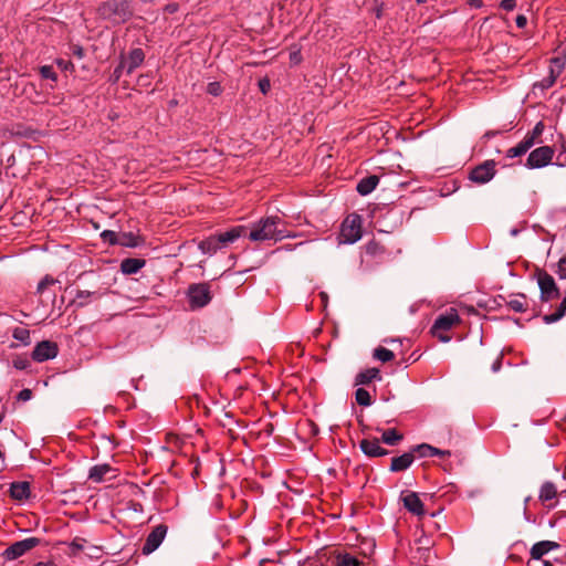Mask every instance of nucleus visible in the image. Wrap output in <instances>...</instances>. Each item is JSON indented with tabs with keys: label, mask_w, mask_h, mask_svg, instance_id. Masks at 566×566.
I'll return each instance as SVG.
<instances>
[{
	"label": "nucleus",
	"mask_w": 566,
	"mask_h": 566,
	"mask_svg": "<svg viewBox=\"0 0 566 566\" xmlns=\"http://www.w3.org/2000/svg\"><path fill=\"white\" fill-rule=\"evenodd\" d=\"M566 64L565 56H556L551 60L549 63V75L555 80L563 73Z\"/></svg>",
	"instance_id": "cd10ccee"
},
{
	"label": "nucleus",
	"mask_w": 566,
	"mask_h": 566,
	"mask_svg": "<svg viewBox=\"0 0 566 566\" xmlns=\"http://www.w3.org/2000/svg\"><path fill=\"white\" fill-rule=\"evenodd\" d=\"M355 399H356V402L360 406L368 407L371 405L370 394L364 388H358L356 390Z\"/></svg>",
	"instance_id": "473e14b6"
},
{
	"label": "nucleus",
	"mask_w": 566,
	"mask_h": 566,
	"mask_svg": "<svg viewBox=\"0 0 566 566\" xmlns=\"http://www.w3.org/2000/svg\"><path fill=\"white\" fill-rule=\"evenodd\" d=\"M500 7L505 11H513L516 7V0H502Z\"/></svg>",
	"instance_id": "79ce46f5"
},
{
	"label": "nucleus",
	"mask_w": 566,
	"mask_h": 566,
	"mask_svg": "<svg viewBox=\"0 0 566 566\" xmlns=\"http://www.w3.org/2000/svg\"><path fill=\"white\" fill-rule=\"evenodd\" d=\"M290 60L294 64L300 63L301 62V53H300V51L291 52Z\"/></svg>",
	"instance_id": "09e8293b"
},
{
	"label": "nucleus",
	"mask_w": 566,
	"mask_h": 566,
	"mask_svg": "<svg viewBox=\"0 0 566 566\" xmlns=\"http://www.w3.org/2000/svg\"><path fill=\"white\" fill-rule=\"evenodd\" d=\"M83 548V545L77 542V541H73L70 545H69V554L70 555H76L77 552H80L81 549Z\"/></svg>",
	"instance_id": "37998d69"
},
{
	"label": "nucleus",
	"mask_w": 566,
	"mask_h": 566,
	"mask_svg": "<svg viewBox=\"0 0 566 566\" xmlns=\"http://www.w3.org/2000/svg\"><path fill=\"white\" fill-rule=\"evenodd\" d=\"M543 564L544 566H552V563L549 560H544Z\"/></svg>",
	"instance_id": "864d4df0"
},
{
	"label": "nucleus",
	"mask_w": 566,
	"mask_h": 566,
	"mask_svg": "<svg viewBox=\"0 0 566 566\" xmlns=\"http://www.w3.org/2000/svg\"><path fill=\"white\" fill-rule=\"evenodd\" d=\"M114 469L109 464H97L91 468L88 478L94 482H102Z\"/></svg>",
	"instance_id": "b1692460"
},
{
	"label": "nucleus",
	"mask_w": 566,
	"mask_h": 566,
	"mask_svg": "<svg viewBox=\"0 0 566 566\" xmlns=\"http://www.w3.org/2000/svg\"><path fill=\"white\" fill-rule=\"evenodd\" d=\"M40 73L43 78L56 81V73L54 72V70L51 65H43L40 69Z\"/></svg>",
	"instance_id": "4c0bfd02"
},
{
	"label": "nucleus",
	"mask_w": 566,
	"mask_h": 566,
	"mask_svg": "<svg viewBox=\"0 0 566 566\" xmlns=\"http://www.w3.org/2000/svg\"><path fill=\"white\" fill-rule=\"evenodd\" d=\"M401 501L403 506L415 515H423V503L416 492L406 491L401 493Z\"/></svg>",
	"instance_id": "ddd939ff"
},
{
	"label": "nucleus",
	"mask_w": 566,
	"mask_h": 566,
	"mask_svg": "<svg viewBox=\"0 0 566 566\" xmlns=\"http://www.w3.org/2000/svg\"><path fill=\"white\" fill-rule=\"evenodd\" d=\"M565 314H566V300L563 298V301L560 302L557 311L555 313L545 315L543 317V321L546 324H552V323H555V322L559 321Z\"/></svg>",
	"instance_id": "2f4dec72"
},
{
	"label": "nucleus",
	"mask_w": 566,
	"mask_h": 566,
	"mask_svg": "<svg viewBox=\"0 0 566 566\" xmlns=\"http://www.w3.org/2000/svg\"><path fill=\"white\" fill-rule=\"evenodd\" d=\"M459 322L460 317L458 311L451 307L436 318L431 327V333L433 336L438 337L440 342L448 343L451 340V337L446 335L444 332L451 329Z\"/></svg>",
	"instance_id": "7ed1b4c3"
},
{
	"label": "nucleus",
	"mask_w": 566,
	"mask_h": 566,
	"mask_svg": "<svg viewBox=\"0 0 566 566\" xmlns=\"http://www.w3.org/2000/svg\"><path fill=\"white\" fill-rule=\"evenodd\" d=\"M145 265V260L142 259H125L120 263V270L124 274H135Z\"/></svg>",
	"instance_id": "5701e85b"
},
{
	"label": "nucleus",
	"mask_w": 566,
	"mask_h": 566,
	"mask_svg": "<svg viewBox=\"0 0 566 566\" xmlns=\"http://www.w3.org/2000/svg\"><path fill=\"white\" fill-rule=\"evenodd\" d=\"M557 548H559V544L556 542L541 541L532 546L530 555L533 559L539 560L543 558L544 555Z\"/></svg>",
	"instance_id": "2eb2a0df"
},
{
	"label": "nucleus",
	"mask_w": 566,
	"mask_h": 566,
	"mask_svg": "<svg viewBox=\"0 0 566 566\" xmlns=\"http://www.w3.org/2000/svg\"><path fill=\"white\" fill-rule=\"evenodd\" d=\"M494 175L495 163L493 160H486L471 170L470 180L476 184H486Z\"/></svg>",
	"instance_id": "9d476101"
},
{
	"label": "nucleus",
	"mask_w": 566,
	"mask_h": 566,
	"mask_svg": "<svg viewBox=\"0 0 566 566\" xmlns=\"http://www.w3.org/2000/svg\"><path fill=\"white\" fill-rule=\"evenodd\" d=\"M544 129H545L544 123L543 122H538L534 126L532 132L527 133L523 139L525 142H528L531 147H533L536 144H542V143H544V139L542 138Z\"/></svg>",
	"instance_id": "412c9836"
},
{
	"label": "nucleus",
	"mask_w": 566,
	"mask_h": 566,
	"mask_svg": "<svg viewBox=\"0 0 566 566\" xmlns=\"http://www.w3.org/2000/svg\"><path fill=\"white\" fill-rule=\"evenodd\" d=\"M12 337L23 345L30 344V331L24 327H15L12 333Z\"/></svg>",
	"instance_id": "72a5a7b5"
},
{
	"label": "nucleus",
	"mask_w": 566,
	"mask_h": 566,
	"mask_svg": "<svg viewBox=\"0 0 566 566\" xmlns=\"http://www.w3.org/2000/svg\"><path fill=\"white\" fill-rule=\"evenodd\" d=\"M198 249L208 255H213L217 251L221 250L219 242L216 235H210L209 238L202 240L198 244Z\"/></svg>",
	"instance_id": "4be33fe9"
},
{
	"label": "nucleus",
	"mask_w": 566,
	"mask_h": 566,
	"mask_svg": "<svg viewBox=\"0 0 566 566\" xmlns=\"http://www.w3.org/2000/svg\"><path fill=\"white\" fill-rule=\"evenodd\" d=\"M57 344L51 340H42L36 344L32 352V359L38 363H43L54 359L57 356Z\"/></svg>",
	"instance_id": "6e6552de"
},
{
	"label": "nucleus",
	"mask_w": 566,
	"mask_h": 566,
	"mask_svg": "<svg viewBox=\"0 0 566 566\" xmlns=\"http://www.w3.org/2000/svg\"><path fill=\"white\" fill-rule=\"evenodd\" d=\"M417 3L421 4V3H424L427 0H416Z\"/></svg>",
	"instance_id": "5fc2aeb1"
},
{
	"label": "nucleus",
	"mask_w": 566,
	"mask_h": 566,
	"mask_svg": "<svg viewBox=\"0 0 566 566\" xmlns=\"http://www.w3.org/2000/svg\"><path fill=\"white\" fill-rule=\"evenodd\" d=\"M222 92L221 85L218 82H210L207 86V93L212 96H219Z\"/></svg>",
	"instance_id": "ea45409f"
},
{
	"label": "nucleus",
	"mask_w": 566,
	"mask_h": 566,
	"mask_svg": "<svg viewBox=\"0 0 566 566\" xmlns=\"http://www.w3.org/2000/svg\"><path fill=\"white\" fill-rule=\"evenodd\" d=\"M532 147L530 146L528 142H525L524 139L520 142L516 146L511 147L506 151L507 158H515L520 157L524 154H526Z\"/></svg>",
	"instance_id": "7c9ffc66"
},
{
	"label": "nucleus",
	"mask_w": 566,
	"mask_h": 566,
	"mask_svg": "<svg viewBox=\"0 0 566 566\" xmlns=\"http://www.w3.org/2000/svg\"><path fill=\"white\" fill-rule=\"evenodd\" d=\"M361 238V218L358 214L348 216L340 228L338 241L340 244H353Z\"/></svg>",
	"instance_id": "20e7f679"
},
{
	"label": "nucleus",
	"mask_w": 566,
	"mask_h": 566,
	"mask_svg": "<svg viewBox=\"0 0 566 566\" xmlns=\"http://www.w3.org/2000/svg\"><path fill=\"white\" fill-rule=\"evenodd\" d=\"M468 2L474 8H481L483 4V0H468Z\"/></svg>",
	"instance_id": "8fccbe9b"
},
{
	"label": "nucleus",
	"mask_w": 566,
	"mask_h": 566,
	"mask_svg": "<svg viewBox=\"0 0 566 566\" xmlns=\"http://www.w3.org/2000/svg\"><path fill=\"white\" fill-rule=\"evenodd\" d=\"M30 366V361L25 357H18L13 359V367L19 370H24Z\"/></svg>",
	"instance_id": "a19ab883"
},
{
	"label": "nucleus",
	"mask_w": 566,
	"mask_h": 566,
	"mask_svg": "<svg viewBox=\"0 0 566 566\" xmlns=\"http://www.w3.org/2000/svg\"><path fill=\"white\" fill-rule=\"evenodd\" d=\"M527 24V19L525 15H517L516 17V25L522 29Z\"/></svg>",
	"instance_id": "de8ad7c7"
},
{
	"label": "nucleus",
	"mask_w": 566,
	"mask_h": 566,
	"mask_svg": "<svg viewBox=\"0 0 566 566\" xmlns=\"http://www.w3.org/2000/svg\"><path fill=\"white\" fill-rule=\"evenodd\" d=\"M39 543L40 539L36 537H28L22 541L14 542L4 551L3 556L8 560H14L36 547Z\"/></svg>",
	"instance_id": "0eeeda50"
},
{
	"label": "nucleus",
	"mask_w": 566,
	"mask_h": 566,
	"mask_svg": "<svg viewBox=\"0 0 566 566\" xmlns=\"http://www.w3.org/2000/svg\"><path fill=\"white\" fill-rule=\"evenodd\" d=\"M381 440L388 446H396L402 440V434H400L396 429L382 430Z\"/></svg>",
	"instance_id": "c756f323"
},
{
	"label": "nucleus",
	"mask_w": 566,
	"mask_h": 566,
	"mask_svg": "<svg viewBox=\"0 0 566 566\" xmlns=\"http://www.w3.org/2000/svg\"><path fill=\"white\" fill-rule=\"evenodd\" d=\"M145 59V54L142 49H134L129 52L128 56L122 60L120 64L116 67L115 74L117 77L119 73L125 70L128 74H130L135 69H137Z\"/></svg>",
	"instance_id": "9b49d317"
},
{
	"label": "nucleus",
	"mask_w": 566,
	"mask_h": 566,
	"mask_svg": "<svg viewBox=\"0 0 566 566\" xmlns=\"http://www.w3.org/2000/svg\"><path fill=\"white\" fill-rule=\"evenodd\" d=\"M245 237L254 242H277L285 238H295L296 234L284 229V221L280 217L270 216L254 222Z\"/></svg>",
	"instance_id": "f257e3e1"
},
{
	"label": "nucleus",
	"mask_w": 566,
	"mask_h": 566,
	"mask_svg": "<svg viewBox=\"0 0 566 566\" xmlns=\"http://www.w3.org/2000/svg\"><path fill=\"white\" fill-rule=\"evenodd\" d=\"M413 451H416L419 457L421 458H426V457H434V455H439V457H444V455H449L450 452L449 451H444V450H440V449H437L430 444H427V443H422V444H419L417 446Z\"/></svg>",
	"instance_id": "393cba45"
},
{
	"label": "nucleus",
	"mask_w": 566,
	"mask_h": 566,
	"mask_svg": "<svg viewBox=\"0 0 566 566\" xmlns=\"http://www.w3.org/2000/svg\"><path fill=\"white\" fill-rule=\"evenodd\" d=\"M167 534V526L157 525L146 537L145 544L142 548L144 555H149L155 552L163 543Z\"/></svg>",
	"instance_id": "1a4fd4ad"
},
{
	"label": "nucleus",
	"mask_w": 566,
	"mask_h": 566,
	"mask_svg": "<svg viewBox=\"0 0 566 566\" xmlns=\"http://www.w3.org/2000/svg\"><path fill=\"white\" fill-rule=\"evenodd\" d=\"M259 86L262 93H266L270 88V81L266 78L260 80Z\"/></svg>",
	"instance_id": "a18cd8bd"
},
{
	"label": "nucleus",
	"mask_w": 566,
	"mask_h": 566,
	"mask_svg": "<svg viewBox=\"0 0 566 566\" xmlns=\"http://www.w3.org/2000/svg\"><path fill=\"white\" fill-rule=\"evenodd\" d=\"M501 365H502V356L500 355V356L496 357V359L492 364V367H491L492 371L493 373L499 371L500 368H501Z\"/></svg>",
	"instance_id": "49530a36"
},
{
	"label": "nucleus",
	"mask_w": 566,
	"mask_h": 566,
	"mask_svg": "<svg viewBox=\"0 0 566 566\" xmlns=\"http://www.w3.org/2000/svg\"><path fill=\"white\" fill-rule=\"evenodd\" d=\"M557 496V489L553 482H545L542 484L539 489L538 499L543 503L549 502L554 500Z\"/></svg>",
	"instance_id": "bb28decb"
},
{
	"label": "nucleus",
	"mask_w": 566,
	"mask_h": 566,
	"mask_svg": "<svg viewBox=\"0 0 566 566\" xmlns=\"http://www.w3.org/2000/svg\"><path fill=\"white\" fill-rule=\"evenodd\" d=\"M507 306L517 313H523L527 310V303L526 297L523 294H517L511 297V300L507 302Z\"/></svg>",
	"instance_id": "c85d7f7f"
},
{
	"label": "nucleus",
	"mask_w": 566,
	"mask_h": 566,
	"mask_svg": "<svg viewBox=\"0 0 566 566\" xmlns=\"http://www.w3.org/2000/svg\"><path fill=\"white\" fill-rule=\"evenodd\" d=\"M333 566H366L357 556L350 553H338L335 555Z\"/></svg>",
	"instance_id": "a211bd4d"
},
{
	"label": "nucleus",
	"mask_w": 566,
	"mask_h": 566,
	"mask_svg": "<svg viewBox=\"0 0 566 566\" xmlns=\"http://www.w3.org/2000/svg\"><path fill=\"white\" fill-rule=\"evenodd\" d=\"M56 283V280H54L53 277L46 275L44 279H42L40 281V283L38 284V292L39 293H43L44 290L49 286V285H53Z\"/></svg>",
	"instance_id": "58836bf2"
},
{
	"label": "nucleus",
	"mask_w": 566,
	"mask_h": 566,
	"mask_svg": "<svg viewBox=\"0 0 566 566\" xmlns=\"http://www.w3.org/2000/svg\"><path fill=\"white\" fill-rule=\"evenodd\" d=\"M360 449L368 457H382L388 453V451L386 449L381 448V446L377 439L361 440Z\"/></svg>",
	"instance_id": "dca6fc26"
},
{
	"label": "nucleus",
	"mask_w": 566,
	"mask_h": 566,
	"mask_svg": "<svg viewBox=\"0 0 566 566\" xmlns=\"http://www.w3.org/2000/svg\"><path fill=\"white\" fill-rule=\"evenodd\" d=\"M94 293L90 292V291H78L76 296H75V302L77 303V305L80 306H84L88 303V298L93 295Z\"/></svg>",
	"instance_id": "c9c22d12"
},
{
	"label": "nucleus",
	"mask_w": 566,
	"mask_h": 566,
	"mask_svg": "<svg viewBox=\"0 0 566 566\" xmlns=\"http://www.w3.org/2000/svg\"><path fill=\"white\" fill-rule=\"evenodd\" d=\"M30 483L28 481H17L10 485V495L13 500L24 501L30 497Z\"/></svg>",
	"instance_id": "f3484780"
},
{
	"label": "nucleus",
	"mask_w": 566,
	"mask_h": 566,
	"mask_svg": "<svg viewBox=\"0 0 566 566\" xmlns=\"http://www.w3.org/2000/svg\"><path fill=\"white\" fill-rule=\"evenodd\" d=\"M32 398V391L30 389H22L18 395V400L29 401Z\"/></svg>",
	"instance_id": "c03bdc74"
},
{
	"label": "nucleus",
	"mask_w": 566,
	"mask_h": 566,
	"mask_svg": "<svg viewBox=\"0 0 566 566\" xmlns=\"http://www.w3.org/2000/svg\"><path fill=\"white\" fill-rule=\"evenodd\" d=\"M98 15L113 24H120L133 15L132 0H106L97 9Z\"/></svg>",
	"instance_id": "f03ea898"
},
{
	"label": "nucleus",
	"mask_w": 566,
	"mask_h": 566,
	"mask_svg": "<svg viewBox=\"0 0 566 566\" xmlns=\"http://www.w3.org/2000/svg\"><path fill=\"white\" fill-rule=\"evenodd\" d=\"M379 379V369L378 368H367L359 374H357L355 378V385H368L374 379Z\"/></svg>",
	"instance_id": "a878e982"
},
{
	"label": "nucleus",
	"mask_w": 566,
	"mask_h": 566,
	"mask_svg": "<svg viewBox=\"0 0 566 566\" xmlns=\"http://www.w3.org/2000/svg\"><path fill=\"white\" fill-rule=\"evenodd\" d=\"M538 286L541 290V298L543 301H551L559 294L553 276L547 273H541L538 275Z\"/></svg>",
	"instance_id": "f8f14e48"
},
{
	"label": "nucleus",
	"mask_w": 566,
	"mask_h": 566,
	"mask_svg": "<svg viewBox=\"0 0 566 566\" xmlns=\"http://www.w3.org/2000/svg\"><path fill=\"white\" fill-rule=\"evenodd\" d=\"M187 296L192 310L208 305L212 298L210 286L207 283L191 284L188 287Z\"/></svg>",
	"instance_id": "39448f33"
},
{
	"label": "nucleus",
	"mask_w": 566,
	"mask_h": 566,
	"mask_svg": "<svg viewBox=\"0 0 566 566\" xmlns=\"http://www.w3.org/2000/svg\"><path fill=\"white\" fill-rule=\"evenodd\" d=\"M413 462L412 453H403L399 457H395L391 460L390 470L392 472H399L407 470Z\"/></svg>",
	"instance_id": "6ab92c4d"
},
{
	"label": "nucleus",
	"mask_w": 566,
	"mask_h": 566,
	"mask_svg": "<svg viewBox=\"0 0 566 566\" xmlns=\"http://www.w3.org/2000/svg\"><path fill=\"white\" fill-rule=\"evenodd\" d=\"M518 234V230L517 229H512L511 230V235L515 237Z\"/></svg>",
	"instance_id": "603ef678"
},
{
	"label": "nucleus",
	"mask_w": 566,
	"mask_h": 566,
	"mask_svg": "<svg viewBox=\"0 0 566 566\" xmlns=\"http://www.w3.org/2000/svg\"><path fill=\"white\" fill-rule=\"evenodd\" d=\"M556 80L548 74L542 81L534 84V88L539 87L541 90H547L555 84Z\"/></svg>",
	"instance_id": "e433bc0d"
},
{
	"label": "nucleus",
	"mask_w": 566,
	"mask_h": 566,
	"mask_svg": "<svg viewBox=\"0 0 566 566\" xmlns=\"http://www.w3.org/2000/svg\"><path fill=\"white\" fill-rule=\"evenodd\" d=\"M245 235H247V228L244 226H237L226 232L216 234L221 249L228 247L229 244L233 243L239 238L245 237Z\"/></svg>",
	"instance_id": "4468645a"
},
{
	"label": "nucleus",
	"mask_w": 566,
	"mask_h": 566,
	"mask_svg": "<svg viewBox=\"0 0 566 566\" xmlns=\"http://www.w3.org/2000/svg\"><path fill=\"white\" fill-rule=\"evenodd\" d=\"M167 10L169 12H175L177 10V6L176 4H169V6H167Z\"/></svg>",
	"instance_id": "3c124183"
},
{
	"label": "nucleus",
	"mask_w": 566,
	"mask_h": 566,
	"mask_svg": "<svg viewBox=\"0 0 566 566\" xmlns=\"http://www.w3.org/2000/svg\"><path fill=\"white\" fill-rule=\"evenodd\" d=\"M378 182H379V178L377 176H375V175H371V176L363 178L357 184L356 189H357L359 195L367 196L371 191L375 190V188L377 187Z\"/></svg>",
	"instance_id": "aec40b11"
},
{
	"label": "nucleus",
	"mask_w": 566,
	"mask_h": 566,
	"mask_svg": "<svg viewBox=\"0 0 566 566\" xmlns=\"http://www.w3.org/2000/svg\"><path fill=\"white\" fill-rule=\"evenodd\" d=\"M394 353L385 347H378L374 350V358L380 360L381 363L390 361L394 359Z\"/></svg>",
	"instance_id": "f704fd0d"
},
{
	"label": "nucleus",
	"mask_w": 566,
	"mask_h": 566,
	"mask_svg": "<svg viewBox=\"0 0 566 566\" xmlns=\"http://www.w3.org/2000/svg\"><path fill=\"white\" fill-rule=\"evenodd\" d=\"M554 149L551 146H541L530 153L525 166L530 169L547 166L553 157Z\"/></svg>",
	"instance_id": "423d86ee"
}]
</instances>
